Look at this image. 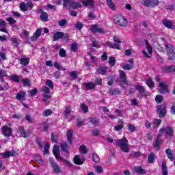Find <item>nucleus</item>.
Instances as JSON below:
<instances>
[{"mask_svg":"<svg viewBox=\"0 0 175 175\" xmlns=\"http://www.w3.org/2000/svg\"><path fill=\"white\" fill-rule=\"evenodd\" d=\"M116 146L120 147L121 151H122L123 152H129V146H128V139H126V137H125L117 140Z\"/></svg>","mask_w":175,"mask_h":175,"instance_id":"nucleus-1","label":"nucleus"},{"mask_svg":"<svg viewBox=\"0 0 175 175\" xmlns=\"http://www.w3.org/2000/svg\"><path fill=\"white\" fill-rule=\"evenodd\" d=\"M114 23L120 27H126V25H128V21H126V19L120 14L115 15Z\"/></svg>","mask_w":175,"mask_h":175,"instance_id":"nucleus-2","label":"nucleus"},{"mask_svg":"<svg viewBox=\"0 0 175 175\" xmlns=\"http://www.w3.org/2000/svg\"><path fill=\"white\" fill-rule=\"evenodd\" d=\"M164 133L165 136L173 137V136H174V129H173V127L170 126L161 129L159 131V136H162Z\"/></svg>","mask_w":175,"mask_h":175,"instance_id":"nucleus-3","label":"nucleus"},{"mask_svg":"<svg viewBox=\"0 0 175 175\" xmlns=\"http://www.w3.org/2000/svg\"><path fill=\"white\" fill-rule=\"evenodd\" d=\"M1 133L4 137H11L12 135H13V129L6 125L2 126Z\"/></svg>","mask_w":175,"mask_h":175,"instance_id":"nucleus-4","label":"nucleus"},{"mask_svg":"<svg viewBox=\"0 0 175 175\" xmlns=\"http://www.w3.org/2000/svg\"><path fill=\"white\" fill-rule=\"evenodd\" d=\"M142 5L146 6V8H155L159 5V0H143L142 1Z\"/></svg>","mask_w":175,"mask_h":175,"instance_id":"nucleus-5","label":"nucleus"},{"mask_svg":"<svg viewBox=\"0 0 175 175\" xmlns=\"http://www.w3.org/2000/svg\"><path fill=\"white\" fill-rule=\"evenodd\" d=\"M157 110V113L159 114V118H163V117L166 116V105L165 104L158 105Z\"/></svg>","mask_w":175,"mask_h":175,"instance_id":"nucleus-6","label":"nucleus"},{"mask_svg":"<svg viewBox=\"0 0 175 175\" xmlns=\"http://www.w3.org/2000/svg\"><path fill=\"white\" fill-rule=\"evenodd\" d=\"M49 163L53 169V173H55V174H59V173H61V168L59 167L58 163H55V161H54V159H50Z\"/></svg>","mask_w":175,"mask_h":175,"instance_id":"nucleus-7","label":"nucleus"},{"mask_svg":"<svg viewBox=\"0 0 175 175\" xmlns=\"http://www.w3.org/2000/svg\"><path fill=\"white\" fill-rule=\"evenodd\" d=\"M90 29L93 33H105V31H103V29L99 28L97 25H91Z\"/></svg>","mask_w":175,"mask_h":175,"instance_id":"nucleus-8","label":"nucleus"},{"mask_svg":"<svg viewBox=\"0 0 175 175\" xmlns=\"http://www.w3.org/2000/svg\"><path fill=\"white\" fill-rule=\"evenodd\" d=\"M163 72L165 73H174L175 72V66L171 65V66H163L161 68Z\"/></svg>","mask_w":175,"mask_h":175,"instance_id":"nucleus-9","label":"nucleus"},{"mask_svg":"<svg viewBox=\"0 0 175 175\" xmlns=\"http://www.w3.org/2000/svg\"><path fill=\"white\" fill-rule=\"evenodd\" d=\"M120 83H122L123 84H125L126 85H128V79L126 78V74H125V72L124 70H120Z\"/></svg>","mask_w":175,"mask_h":175,"instance_id":"nucleus-10","label":"nucleus"},{"mask_svg":"<svg viewBox=\"0 0 175 175\" xmlns=\"http://www.w3.org/2000/svg\"><path fill=\"white\" fill-rule=\"evenodd\" d=\"M66 136L68 144L72 146V144H73V130H68L66 132Z\"/></svg>","mask_w":175,"mask_h":175,"instance_id":"nucleus-11","label":"nucleus"},{"mask_svg":"<svg viewBox=\"0 0 175 175\" xmlns=\"http://www.w3.org/2000/svg\"><path fill=\"white\" fill-rule=\"evenodd\" d=\"M117 125L113 127L115 132H118L124 128V120L119 119L117 122Z\"/></svg>","mask_w":175,"mask_h":175,"instance_id":"nucleus-12","label":"nucleus"},{"mask_svg":"<svg viewBox=\"0 0 175 175\" xmlns=\"http://www.w3.org/2000/svg\"><path fill=\"white\" fill-rule=\"evenodd\" d=\"M73 162L74 163H75V165H83L84 162H85V159L84 158L80 159L79 155L77 154L74 157Z\"/></svg>","mask_w":175,"mask_h":175,"instance_id":"nucleus-13","label":"nucleus"},{"mask_svg":"<svg viewBox=\"0 0 175 175\" xmlns=\"http://www.w3.org/2000/svg\"><path fill=\"white\" fill-rule=\"evenodd\" d=\"M107 69H109V68L106 66H99L96 70V72L98 73V75H102V76H103V75H106Z\"/></svg>","mask_w":175,"mask_h":175,"instance_id":"nucleus-14","label":"nucleus"},{"mask_svg":"<svg viewBox=\"0 0 175 175\" xmlns=\"http://www.w3.org/2000/svg\"><path fill=\"white\" fill-rule=\"evenodd\" d=\"M162 24L166 28H168V29H173V22L170 20L167 19H163Z\"/></svg>","mask_w":175,"mask_h":175,"instance_id":"nucleus-15","label":"nucleus"},{"mask_svg":"<svg viewBox=\"0 0 175 175\" xmlns=\"http://www.w3.org/2000/svg\"><path fill=\"white\" fill-rule=\"evenodd\" d=\"M159 87H160V88H161V89L159 90V92L161 94H163L165 92H169V89L167 88V85L165 84V83L161 82V83H159Z\"/></svg>","mask_w":175,"mask_h":175,"instance_id":"nucleus-16","label":"nucleus"},{"mask_svg":"<svg viewBox=\"0 0 175 175\" xmlns=\"http://www.w3.org/2000/svg\"><path fill=\"white\" fill-rule=\"evenodd\" d=\"M135 90L138 91L141 96H147V94H146V89L143 86L137 85L135 86Z\"/></svg>","mask_w":175,"mask_h":175,"instance_id":"nucleus-17","label":"nucleus"},{"mask_svg":"<svg viewBox=\"0 0 175 175\" xmlns=\"http://www.w3.org/2000/svg\"><path fill=\"white\" fill-rule=\"evenodd\" d=\"M63 36H64V32L57 31L53 34V42H58L59 39H62Z\"/></svg>","mask_w":175,"mask_h":175,"instance_id":"nucleus-18","label":"nucleus"},{"mask_svg":"<svg viewBox=\"0 0 175 175\" xmlns=\"http://www.w3.org/2000/svg\"><path fill=\"white\" fill-rule=\"evenodd\" d=\"M53 155L55 157V158H56L57 159H59V158H61V157H59V146L58 145H55L53 149Z\"/></svg>","mask_w":175,"mask_h":175,"instance_id":"nucleus-19","label":"nucleus"},{"mask_svg":"<svg viewBox=\"0 0 175 175\" xmlns=\"http://www.w3.org/2000/svg\"><path fill=\"white\" fill-rule=\"evenodd\" d=\"M68 147H69L68 142H62L60 143V148L62 151H64L66 154H69V149H68Z\"/></svg>","mask_w":175,"mask_h":175,"instance_id":"nucleus-20","label":"nucleus"},{"mask_svg":"<svg viewBox=\"0 0 175 175\" xmlns=\"http://www.w3.org/2000/svg\"><path fill=\"white\" fill-rule=\"evenodd\" d=\"M40 12H41L40 17L42 21H44V23L49 21V14L42 10H40Z\"/></svg>","mask_w":175,"mask_h":175,"instance_id":"nucleus-21","label":"nucleus"},{"mask_svg":"<svg viewBox=\"0 0 175 175\" xmlns=\"http://www.w3.org/2000/svg\"><path fill=\"white\" fill-rule=\"evenodd\" d=\"M81 2L83 6H91V8H94V6H95V2L94 0H83Z\"/></svg>","mask_w":175,"mask_h":175,"instance_id":"nucleus-22","label":"nucleus"},{"mask_svg":"<svg viewBox=\"0 0 175 175\" xmlns=\"http://www.w3.org/2000/svg\"><path fill=\"white\" fill-rule=\"evenodd\" d=\"M89 122H90V124H92V125H94V126H99L100 125V122H99V119L95 117L90 118Z\"/></svg>","mask_w":175,"mask_h":175,"instance_id":"nucleus-23","label":"nucleus"},{"mask_svg":"<svg viewBox=\"0 0 175 175\" xmlns=\"http://www.w3.org/2000/svg\"><path fill=\"white\" fill-rule=\"evenodd\" d=\"M25 95H27L25 92L20 91L16 94V98L18 99V100H25Z\"/></svg>","mask_w":175,"mask_h":175,"instance_id":"nucleus-24","label":"nucleus"},{"mask_svg":"<svg viewBox=\"0 0 175 175\" xmlns=\"http://www.w3.org/2000/svg\"><path fill=\"white\" fill-rule=\"evenodd\" d=\"M161 172L162 175H167V166L166 165V161H163L161 163Z\"/></svg>","mask_w":175,"mask_h":175,"instance_id":"nucleus-25","label":"nucleus"},{"mask_svg":"<svg viewBox=\"0 0 175 175\" xmlns=\"http://www.w3.org/2000/svg\"><path fill=\"white\" fill-rule=\"evenodd\" d=\"M134 170L139 174H146L147 173L146 170L142 168V166H134Z\"/></svg>","mask_w":175,"mask_h":175,"instance_id":"nucleus-26","label":"nucleus"},{"mask_svg":"<svg viewBox=\"0 0 175 175\" xmlns=\"http://www.w3.org/2000/svg\"><path fill=\"white\" fill-rule=\"evenodd\" d=\"M155 162V153L150 152L148 156V163H154Z\"/></svg>","mask_w":175,"mask_h":175,"instance_id":"nucleus-27","label":"nucleus"},{"mask_svg":"<svg viewBox=\"0 0 175 175\" xmlns=\"http://www.w3.org/2000/svg\"><path fill=\"white\" fill-rule=\"evenodd\" d=\"M154 147L157 149V151H158L161 147V136H159V133L158 134V137L155 140Z\"/></svg>","mask_w":175,"mask_h":175,"instance_id":"nucleus-28","label":"nucleus"},{"mask_svg":"<svg viewBox=\"0 0 175 175\" xmlns=\"http://www.w3.org/2000/svg\"><path fill=\"white\" fill-rule=\"evenodd\" d=\"M165 154L167 156V158L168 159H170V161H174V156L173 155V153H172V149H166Z\"/></svg>","mask_w":175,"mask_h":175,"instance_id":"nucleus-29","label":"nucleus"},{"mask_svg":"<svg viewBox=\"0 0 175 175\" xmlns=\"http://www.w3.org/2000/svg\"><path fill=\"white\" fill-rule=\"evenodd\" d=\"M21 81L23 87H31V79L29 78L23 79Z\"/></svg>","mask_w":175,"mask_h":175,"instance_id":"nucleus-30","label":"nucleus"},{"mask_svg":"<svg viewBox=\"0 0 175 175\" xmlns=\"http://www.w3.org/2000/svg\"><path fill=\"white\" fill-rule=\"evenodd\" d=\"M86 90H94L95 88V83L93 82H87L84 83Z\"/></svg>","mask_w":175,"mask_h":175,"instance_id":"nucleus-31","label":"nucleus"},{"mask_svg":"<svg viewBox=\"0 0 175 175\" xmlns=\"http://www.w3.org/2000/svg\"><path fill=\"white\" fill-rule=\"evenodd\" d=\"M109 95L113 96L114 95H120L121 94V92L118 89H110L109 90Z\"/></svg>","mask_w":175,"mask_h":175,"instance_id":"nucleus-32","label":"nucleus"},{"mask_svg":"<svg viewBox=\"0 0 175 175\" xmlns=\"http://www.w3.org/2000/svg\"><path fill=\"white\" fill-rule=\"evenodd\" d=\"M36 143H37L40 149H41V150L43 149V146H44V142H42V139H40V137H36Z\"/></svg>","mask_w":175,"mask_h":175,"instance_id":"nucleus-33","label":"nucleus"},{"mask_svg":"<svg viewBox=\"0 0 175 175\" xmlns=\"http://www.w3.org/2000/svg\"><path fill=\"white\" fill-rule=\"evenodd\" d=\"M63 1V8L68 9V8H71L72 0H62Z\"/></svg>","mask_w":175,"mask_h":175,"instance_id":"nucleus-34","label":"nucleus"},{"mask_svg":"<svg viewBox=\"0 0 175 175\" xmlns=\"http://www.w3.org/2000/svg\"><path fill=\"white\" fill-rule=\"evenodd\" d=\"M79 152L82 154H88V150H87V146L85 145H81L79 146Z\"/></svg>","mask_w":175,"mask_h":175,"instance_id":"nucleus-35","label":"nucleus"},{"mask_svg":"<svg viewBox=\"0 0 175 175\" xmlns=\"http://www.w3.org/2000/svg\"><path fill=\"white\" fill-rule=\"evenodd\" d=\"M81 8V3L80 2H73L71 3V9H80Z\"/></svg>","mask_w":175,"mask_h":175,"instance_id":"nucleus-36","label":"nucleus"},{"mask_svg":"<svg viewBox=\"0 0 175 175\" xmlns=\"http://www.w3.org/2000/svg\"><path fill=\"white\" fill-rule=\"evenodd\" d=\"M107 6L111 9V10H116V5L114 4V3L113 2L112 0H107Z\"/></svg>","mask_w":175,"mask_h":175,"instance_id":"nucleus-37","label":"nucleus"},{"mask_svg":"<svg viewBox=\"0 0 175 175\" xmlns=\"http://www.w3.org/2000/svg\"><path fill=\"white\" fill-rule=\"evenodd\" d=\"M29 64V57H24L21 59V65L23 66H27Z\"/></svg>","mask_w":175,"mask_h":175,"instance_id":"nucleus-38","label":"nucleus"},{"mask_svg":"<svg viewBox=\"0 0 175 175\" xmlns=\"http://www.w3.org/2000/svg\"><path fill=\"white\" fill-rule=\"evenodd\" d=\"M146 85L149 88H154L155 87V84H154V82L152 81V78H148Z\"/></svg>","mask_w":175,"mask_h":175,"instance_id":"nucleus-39","label":"nucleus"},{"mask_svg":"<svg viewBox=\"0 0 175 175\" xmlns=\"http://www.w3.org/2000/svg\"><path fill=\"white\" fill-rule=\"evenodd\" d=\"M145 44H146V49L148 50V54H152V46L150 45L148 40H144Z\"/></svg>","mask_w":175,"mask_h":175,"instance_id":"nucleus-40","label":"nucleus"},{"mask_svg":"<svg viewBox=\"0 0 175 175\" xmlns=\"http://www.w3.org/2000/svg\"><path fill=\"white\" fill-rule=\"evenodd\" d=\"M165 47L167 51V54L169 53H173V51H174V49H173V46H172L170 44H166Z\"/></svg>","mask_w":175,"mask_h":175,"instance_id":"nucleus-41","label":"nucleus"},{"mask_svg":"<svg viewBox=\"0 0 175 175\" xmlns=\"http://www.w3.org/2000/svg\"><path fill=\"white\" fill-rule=\"evenodd\" d=\"M51 114H53V111L50 109H45L42 112L43 117H49V116H51Z\"/></svg>","mask_w":175,"mask_h":175,"instance_id":"nucleus-42","label":"nucleus"},{"mask_svg":"<svg viewBox=\"0 0 175 175\" xmlns=\"http://www.w3.org/2000/svg\"><path fill=\"white\" fill-rule=\"evenodd\" d=\"M161 122H162V120L160 119H154L152 125L154 128H158L159 125H161Z\"/></svg>","mask_w":175,"mask_h":175,"instance_id":"nucleus-43","label":"nucleus"},{"mask_svg":"<svg viewBox=\"0 0 175 175\" xmlns=\"http://www.w3.org/2000/svg\"><path fill=\"white\" fill-rule=\"evenodd\" d=\"M0 155H2L4 159L10 158V150H5V152L0 153Z\"/></svg>","mask_w":175,"mask_h":175,"instance_id":"nucleus-44","label":"nucleus"},{"mask_svg":"<svg viewBox=\"0 0 175 175\" xmlns=\"http://www.w3.org/2000/svg\"><path fill=\"white\" fill-rule=\"evenodd\" d=\"M108 47H109L110 49H115L116 50H121V46H120V44H116V43L109 44Z\"/></svg>","mask_w":175,"mask_h":175,"instance_id":"nucleus-45","label":"nucleus"},{"mask_svg":"<svg viewBox=\"0 0 175 175\" xmlns=\"http://www.w3.org/2000/svg\"><path fill=\"white\" fill-rule=\"evenodd\" d=\"M59 55L61 58H65L66 57V51L64 48H61L59 51Z\"/></svg>","mask_w":175,"mask_h":175,"instance_id":"nucleus-46","label":"nucleus"},{"mask_svg":"<svg viewBox=\"0 0 175 175\" xmlns=\"http://www.w3.org/2000/svg\"><path fill=\"white\" fill-rule=\"evenodd\" d=\"M92 161L96 163H98V162L100 161V158H99V156L96 153L94 152L92 153Z\"/></svg>","mask_w":175,"mask_h":175,"instance_id":"nucleus-47","label":"nucleus"},{"mask_svg":"<svg viewBox=\"0 0 175 175\" xmlns=\"http://www.w3.org/2000/svg\"><path fill=\"white\" fill-rule=\"evenodd\" d=\"M127 129L129 131V132H131V133H133L136 131V126H135L134 124H129L127 125Z\"/></svg>","mask_w":175,"mask_h":175,"instance_id":"nucleus-48","label":"nucleus"},{"mask_svg":"<svg viewBox=\"0 0 175 175\" xmlns=\"http://www.w3.org/2000/svg\"><path fill=\"white\" fill-rule=\"evenodd\" d=\"M154 99H155L156 103L159 104V103H161V102L163 101V96H162V95L157 94L155 96Z\"/></svg>","mask_w":175,"mask_h":175,"instance_id":"nucleus-49","label":"nucleus"},{"mask_svg":"<svg viewBox=\"0 0 175 175\" xmlns=\"http://www.w3.org/2000/svg\"><path fill=\"white\" fill-rule=\"evenodd\" d=\"M12 44L13 46H15V47H18V44H20V39L16 38H13L12 39Z\"/></svg>","mask_w":175,"mask_h":175,"instance_id":"nucleus-50","label":"nucleus"},{"mask_svg":"<svg viewBox=\"0 0 175 175\" xmlns=\"http://www.w3.org/2000/svg\"><path fill=\"white\" fill-rule=\"evenodd\" d=\"M109 64L110 66H114L116 65V57H109Z\"/></svg>","mask_w":175,"mask_h":175,"instance_id":"nucleus-51","label":"nucleus"},{"mask_svg":"<svg viewBox=\"0 0 175 175\" xmlns=\"http://www.w3.org/2000/svg\"><path fill=\"white\" fill-rule=\"evenodd\" d=\"M80 108L81 109V110L83 111V113H88V106L85 105V104L81 103Z\"/></svg>","mask_w":175,"mask_h":175,"instance_id":"nucleus-52","label":"nucleus"},{"mask_svg":"<svg viewBox=\"0 0 175 175\" xmlns=\"http://www.w3.org/2000/svg\"><path fill=\"white\" fill-rule=\"evenodd\" d=\"M51 140L52 143H58V135H54V133H51Z\"/></svg>","mask_w":175,"mask_h":175,"instance_id":"nucleus-53","label":"nucleus"},{"mask_svg":"<svg viewBox=\"0 0 175 175\" xmlns=\"http://www.w3.org/2000/svg\"><path fill=\"white\" fill-rule=\"evenodd\" d=\"M71 111H72V108L70 107V106L66 107L65 110H64V116H65V117H68V116L70 115Z\"/></svg>","mask_w":175,"mask_h":175,"instance_id":"nucleus-54","label":"nucleus"},{"mask_svg":"<svg viewBox=\"0 0 175 175\" xmlns=\"http://www.w3.org/2000/svg\"><path fill=\"white\" fill-rule=\"evenodd\" d=\"M45 84H46V85H48V87H49V88H51V90L54 89V83H53V81L48 79V80H46Z\"/></svg>","mask_w":175,"mask_h":175,"instance_id":"nucleus-55","label":"nucleus"},{"mask_svg":"<svg viewBox=\"0 0 175 175\" xmlns=\"http://www.w3.org/2000/svg\"><path fill=\"white\" fill-rule=\"evenodd\" d=\"M19 8L21 10H22V12H27V10H28V8H27V5L25 4V3H21Z\"/></svg>","mask_w":175,"mask_h":175,"instance_id":"nucleus-56","label":"nucleus"},{"mask_svg":"<svg viewBox=\"0 0 175 175\" xmlns=\"http://www.w3.org/2000/svg\"><path fill=\"white\" fill-rule=\"evenodd\" d=\"M167 54L168 59H170L171 61H173L175 59V52L174 51L173 52H170Z\"/></svg>","mask_w":175,"mask_h":175,"instance_id":"nucleus-57","label":"nucleus"},{"mask_svg":"<svg viewBox=\"0 0 175 175\" xmlns=\"http://www.w3.org/2000/svg\"><path fill=\"white\" fill-rule=\"evenodd\" d=\"M83 27H84V25H83V23L81 22H78L75 24V28L79 29V31H81V29H83Z\"/></svg>","mask_w":175,"mask_h":175,"instance_id":"nucleus-58","label":"nucleus"},{"mask_svg":"<svg viewBox=\"0 0 175 175\" xmlns=\"http://www.w3.org/2000/svg\"><path fill=\"white\" fill-rule=\"evenodd\" d=\"M24 139H28L29 136H31V131L27 130L23 133V135H22Z\"/></svg>","mask_w":175,"mask_h":175,"instance_id":"nucleus-59","label":"nucleus"},{"mask_svg":"<svg viewBox=\"0 0 175 175\" xmlns=\"http://www.w3.org/2000/svg\"><path fill=\"white\" fill-rule=\"evenodd\" d=\"M122 68L124 69V70H131L133 66L131 64H124L122 66Z\"/></svg>","mask_w":175,"mask_h":175,"instance_id":"nucleus-60","label":"nucleus"},{"mask_svg":"<svg viewBox=\"0 0 175 175\" xmlns=\"http://www.w3.org/2000/svg\"><path fill=\"white\" fill-rule=\"evenodd\" d=\"M69 76L74 79H77L78 76H77V72L76 71H72L71 72L69 73Z\"/></svg>","mask_w":175,"mask_h":175,"instance_id":"nucleus-61","label":"nucleus"},{"mask_svg":"<svg viewBox=\"0 0 175 175\" xmlns=\"http://www.w3.org/2000/svg\"><path fill=\"white\" fill-rule=\"evenodd\" d=\"M24 132H25V130L24 129V127L20 126L18 128V135H21V136H23L24 135Z\"/></svg>","mask_w":175,"mask_h":175,"instance_id":"nucleus-62","label":"nucleus"},{"mask_svg":"<svg viewBox=\"0 0 175 175\" xmlns=\"http://www.w3.org/2000/svg\"><path fill=\"white\" fill-rule=\"evenodd\" d=\"M38 94V89L33 88V90H30L29 96L32 98V96H35Z\"/></svg>","mask_w":175,"mask_h":175,"instance_id":"nucleus-63","label":"nucleus"},{"mask_svg":"<svg viewBox=\"0 0 175 175\" xmlns=\"http://www.w3.org/2000/svg\"><path fill=\"white\" fill-rule=\"evenodd\" d=\"M71 51H72V53H76V51H77V44L72 43L71 44Z\"/></svg>","mask_w":175,"mask_h":175,"instance_id":"nucleus-64","label":"nucleus"}]
</instances>
